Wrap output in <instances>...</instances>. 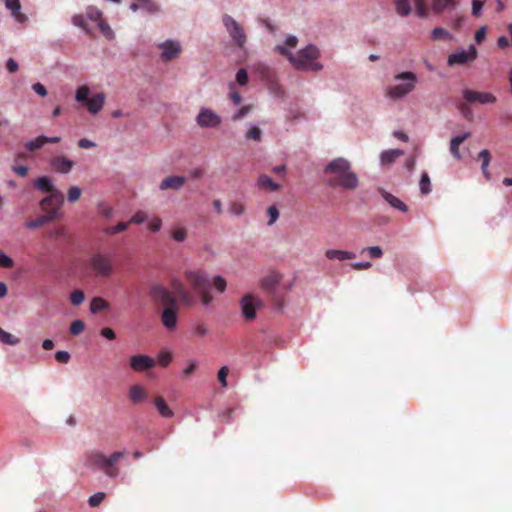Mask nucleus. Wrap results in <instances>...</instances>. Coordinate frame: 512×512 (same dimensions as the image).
<instances>
[{
  "label": "nucleus",
  "mask_w": 512,
  "mask_h": 512,
  "mask_svg": "<svg viewBox=\"0 0 512 512\" xmlns=\"http://www.w3.org/2000/svg\"><path fill=\"white\" fill-rule=\"evenodd\" d=\"M324 173L331 175L327 180V184L331 187L340 186L347 190H354L358 187V177L351 170V163L344 158L332 160L325 167Z\"/></svg>",
  "instance_id": "obj_1"
},
{
  "label": "nucleus",
  "mask_w": 512,
  "mask_h": 512,
  "mask_svg": "<svg viewBox=\"0 0 512 512\" xmlns=\"http://www.w3.org/2000/svg\"><path fill=\"white\" fill-rule=\"evenodd\" d=\"M274 50L280 55L286 57L291 65L298 70L320 71L323 65L316 60L320 56V51L315 45H308L293 54L287 47L277 45Z\"/></svg>",
  "instance_id": "obj_2"
},
{
  "label": "nucleus",
  "mask_w": 512,
  "mask_h": 512,
  "mask_svg": "<svg viewBox=\"0 0 512 512\" xmlns=\"http://www.w3.org/2000/svg\"><path fill=\"white\" fill-rule=\"evenodd\" d=\"M124 455V452L116 451L106 456L100 451L91 450L85 453L84 463L90 469L102 470L108 477L116 478L120 473L117 463Z\"/></svg>",
  "instance_id": "obj_3"
},
{
  "label": "nucleus",
  "mask_w": 512,
  "mask_h": 512,
  "mask_svg": "<svg viewBox=\"0 0 512 512\" xmlns=\"http://www.w3.org/2000/svg\"><path fill=\"white\" fill-rule=\"evenodd\" d=\"M185 278L191 284L194 291L199 294L203 305L207 306L213 301L210 283L202 271H186Z\"/></svg>",
  "instance_id": "obj_4"
},
{
  "label": "nucleus",
  "mask_w": 512,
  "mask_h": 512,
  "mask_svg": "<svg viewBox=\"0 0 512 512\" xmlns=\"http://www.w3.org/2000/svg\"><path fill=\"white\" fill-rule=\"evenodd\" d=\"M395 80H397V81L407 80L408 82L387 88L386 96L393 100L403 98L406 95H408L409 93H411L415 89V84L417 82V76L413 72L406 71V72L397 74L395 76Z\"/></svg>",
  "instance_id": "obj_5"
},
{
  "label": "nucleus",
  "mask_w": 512,
  "mask_h": 512,
  "mask_svg": "<svg viewBox=\"0 0 512 512\" xmlns=\"http://www.w3.org/2000/svg\"><path fill=\"white\" fill-rule=\"evenodd\" d=\"M89 265L94 275L97 277L109 278L114 272L113 259L108 253H94L90 257Z\"/></svg>",
  "instance_id": "obj_6"
},
{
  "label": "nucleus",
  "mask_w": 512,
  "mask_h": 512,
  "mask_svg": "<svg viewBox=\"0 0 512 512\" xmlns=\"http://www.w3.org/2000/svg\"><path fill=\"white\" fill-rule=\"evenodd\" d=\"M149 294L154 302L164 306V308L177 305L176 296L160 283L152 284Z\"/></svg>",
  "instance_id": "obj_7"
},
{
  "label": "nucleus",
  "mask_w": 512,
  "mask_h": 512,
  "mask_svg": "<svg viewBox=\"0 0 512 512\" xmlns=\"http://www.w3.org/2000/svg\"><path fill=\"white\" fill-rule=\"evenodd\" d=\"M64 203V195L60 190H55L53 193L48 194L44 197L39 205L41 209L49 214L51 211L55 210L57 214V220L62 217L61 207Z\"/></svg>",
  "instance_id": "obj_8"
},
{
  "label": "nucleus",
  "mask_w": 512,
  "mask_h": 512,
  "mask_svg": "<svg viewBox=\"0 0 512 512\" xmlns=\"http://www.w3.org/2000/svg\"><path fill=\"white\" fill-rule=\"evenodd\" d=\"M223 24L235 44L242 48L246 43V34L243 27L229 15L223 16Z\"/></svg>",
  "instance_id": "obj_9"
},
{
  "label": "nucleus",
  "mask_w": 512,
  "mask_h": 512,
  "mask_svg": "<svg viewBox=\"0 0 512 512\" xmlns=\"http://www.w3.org/2000/svg\"><path fill=\"white\" fill-rule=\"evenodd\" d=\"M261 306L262 301L252 294H247L243 296L242 299L240 300L242 314L248 321L255 319L256 310Z\"/></svg>",
  "instance_id": "obj_10"
},
{
  "label": "nucleus",
  "mask_w": 512,
  "mask_h": 512,
  "mask_svg": "<svg viewBox=\"0 0 512 512\" xmlns=\"http://www.w3.org/2000/svg\"><path fill=\"white\" fill-rule=\"evenodd\" d=\"M221 122V117L209 108H201L196 117V123L201 128H217Z\"/></svg>",
  "instance_id": "obj_11"
},
{
  "label": "nucleus",
  "mask_w": 512,
  "mask_h": 512,
  "mask_svg": "<svg viewBox=\"0 0 512 512\" xmlns=\"http://www.w3.org/2000/svg\"><path fill=\"white\" fill-rule=\"evenodd\" d=\"M478 52L475 46L471 45L467 51L460 50L455 53H452L448 56L447 63L449 66H453L456 64H466L468 62H472L477 58Z\"/></svg>",
  "instance_id": "obj_12"
},
{
  "label": "nucleus",
  "mask_w": 512,
  "mask_h": 512,
  "mask_svg": "<svg viewBox=\"0 0 512 512\" xmlns=\"http://www.w3.org/2000/svg\"><path fill=\"white\" fill-rule=\"evenodd\" d=\"M463 99L468 103L491 104L496 102V97L489 92H479L471 89H464Z\"/></svg>",
  "instance_id": "obj_13"
},
{
  "label": "nucleus",
  "mask_w": 512,
  "mask_h": 512,
  "mask_svg": "<svg viewBox=\"0 0 512 512\" xmlns=\"http://www.w3.org/2000/svg\"><path fill=\"white\" fill-rule=\"evenodd\" d=\"M155 364V359L147 355L139 354L130 358V367L135 372H143L152 369Z\"/></svg>",
  "instance_id": "obj_14"
},
{
  "label": "nucleus",
  "mask_w": 512,
  "mask_h": 512,
  "mask_svg": "<svg viewBox=\"0 0 512 512\" xmlns=\"http://www.w3.org/2000/svg\"><path fill=\"white\" fill-rule=\"evenodd\" d=\"M158 47L162 50L161 58L165 62L177 58L182 50L181 45L172 40L162 42Z\"/></svg>",
  "instance_id": "obj_15"
},
{
  "label": "nucleus",
  "mask_w": 512,
  "mask_h": 512,
  "mask_svg": "<svg viewBox=\"0 0 512 512\" xmlns=\"http://www.w3.org/2000/svg\"><path fill=\"white\" fill-rule=\"evenodd\" d=\"M170 287L172 289L171 292L176 296V299L178 298L187 306H191L194 303L192 296L185 289L183 283L179 279L172 278L170 281Z\"/></svg>",
  "instance_id": "obj_16"
},
{
  "label": "nucleus",
  "mask_w": 512,
  "mask_h": 512,
  "mask_svg": "<svg viewBox=\"0 0 512 512\" xmlns=\"http://www.w3.org/2000/svg\"><path fill=\"white\" fill-rule=\"evenodd\" d=\"M51 168L61 174L69 173L75 165V162L66 156H54L50 160Z\"/></svg>",
  "instance_id": "obj_17"
},
{
  "label": "nucleus",
  "mask_w": 512,
  "mask_h": 512,
  "mask_svg": "<svg viewBox=\"0 0 512 512\" xmlns=\"http://www.w3.org/2000/svg\"><path fill=\"white\" fill-rule=\"evenodd\" d=\"M177 319H178V307L171 306L166 307L163 309L161 314V322L169 330H172L177 325Z\"/></svg>",
  "instance_id": "obj_18"
},
{
  "label": "nucleus",
  "mask_w": 512,
  "mask_h": 512,
  "mask_svg": "<svg viewBox=\"0 0 512 512\" xmlns=\"http://www.w3.org/2000/svg\"><path fill=\"white\" fill-rule=\"evenodd\" d=\"M55 220H57V214H56V211L53 210L49 214H47L45 212V214L40 215L39 217H37L35 219L26 221L25 226L28 229H37V228L44 226L47 223L55 221Z\"/></svg>",
  "instance_id": "obj_19"
},
{
  "label": "nucleus",
  "mask_w": 512,
  "mask_h": 512,
  "mask_svg": "<svg viewBox=\"0 0 512 512\" xmlns=\"http://www.w3.org/2000/svg\"><path fill=\"white\" fill-rule=\"evenodd\" d=\"M186 182V178L184 176H169L162 180L159 188L161 190H179Z\"/></svg>",
  "instance_id": "obj_20"
},
{
  "label": "nucleus",
  "mask_w": 512,
  "mask_h": 512,
  "mask_svg": "<svg viewBox=\"0 0 512 512\" xmlns=\"http://www.w3.org/2000/svg\"><path fill=\"white\" fill-rule=\"evenodd\" d=\"M280 279L281 278L277 273L271 272L268 275H266L265 277H263V279L260 282V287L264 291L272 294L274 292L276 286L280 282Z\"/></svg>",
  "instance_id": "obj_21"
},
{
  "label": "nucleus",
  "mask_w": 512,
  "mask_h": 512,
  "mask_svg": "<svg viewBox=\"0 0 512 512\" xmlns=\"http://www.w3.org/2000/svg\"><path fill=\"white\" fill-rule=\"evenodd\" d=\"M104 102L105 94L97 93L93 95L91 98H89L85 105L87 106V109L91 114H97L102 109Z\"/></svg>",
  "instance_id": "obj_22"
},
{
  "label": "nucleus",
  "mask_w": 512,
  "mask_h": 512,
  "mask_svg": "<svg viewBox=\"0 0 512 512\" xmlns=\"http://www.w3.org/2000/svg\"><path fill=\"white\" fill-rule=\"evenodd\" d=\"M5 6L11 11L16 21L24 23L27 20V16L21 12L19 0H5Z\"/></svg>",
  "instance_id": "obj_23"
},
{
  "label": "nucleus",
  "mask_w": 512,
  "mask_h": 512,
  "mask_svg": "<svg viewBox=\"0 0 512 512\" xmlns=\"http://www.w3.org/2000/svg\"><path fill=\"white\" fill-rule=\"evenodd\" d=\"M325 256L329 260H339V261H345L354 259L356 255L353 252L346 251V250H339V249H328L325 252Z\"/></svg>",
  "instance_id": "obj_24"
},
{
  "label": "nucleus",
  "mask_w": 512,
  "mask_h": 512,
  "mask_svg": "<svg viewBox=\"0 0 512 512\" xmlns=\"http://www.w3.org/2000/svg\"><path fill=\"white\" fill-rule=\"evenodd\" d=\"M379 191H380V194L382 195V197L384 198V200L386 202H388L391 207H393L399 211H402V212H406L408 210L407 205L404 202H402L399 198H397L396 196L392 195L391 193H389L383 189H380Z\"/></svg>",
  "instance_id": "obj_25"
},
{
  "label": "nucleus",
  "mask_w": 512,
  "mask_h": 512,
  "mask_svg": "<svg viewBox=\"0 0 512 512\" xmlns=\"http://www.w3.org/2000/svg\"><path fill=\"white\" fill-rule=\"evenodd\" d=\"M257 186L260 189L266 190V191H277L281 188V185L274 182L271 177H269L266 174H261L257 179Z\"/></svg>",
  "instance_id": "obj_26"
},
{
  "label": "nucleus",
  "mask_w": 512,
  "mask_h": 512,
  "mask_svg": "<svg viewBox=\"0 0 512 512\" xmlns=\"http://www.w3.org/2000/svg\"><path fill=\"white\" fill-rule=\"evenodd\" d=\"M471 136V134L469 132H466L462 135H458L456 137H453L450 141V152L451 154L453 155L454 158L456 159H460L461 158V155H460V151H459V146L466 140L468 139L469 137Z\"/></svg>",
  "instance_id": "obj_27"
},
{
  "label": "nucleus",
  "mask_w": 512,
  "mask_h": 512,
  "mask_svg": "<svg viewBox=\"0 0 512 512\" xmlns=\"http://www.w3.org/2000/svg\"><path fill=\"white\" fill-rule=\"evenodd\" d=\"M34 186L41 192L48 193V194H51L55 190H58L53 185L52 180L47 176H42V177L37 178L34 181Z\"/></svg>",
  "instance_id": "obj_28"
},
{
  "label": "nucleus",
  "mask_w": 512,
  "mask_h": 512,
  "mask_svg": "<svg viewBox=\"0 0 512 512\" xmlns=\"http://www.w3.org/2000/svg\"><path fill=\"white\" fill-rule=\"evenodd\" d=\"M458 2L457 0H433L432 10L436 14L442 13L444 10L455 9Z\"/></svg>",
  "instance_id": "obj_29"
},
{
  "label": "nucleus",
  "mask_w": 512,
  "mask_h": 512,
  "mask_svg": "<svg viewBox=\"0 0 512 512\" xmlns=\"http://www.w3.org/2000/svg\"><path fill=\"white\" fill-rule=\"evenodd\" d=\"M129 397L134 404H138L147 398V392L141 385H133L129 390Z\"/></svg>",
  "instance_id": "obj_30"
},
{
  "label": "nucleus",
  "mask_w": 512,
  "mask_h": 512,
  "mask_svg": "<svg viewBox=\"0 0 512 512\" xmlns=\"http://www.w3.org/2000/svg\"><path fill=\"white\" fill-rule=\"evenodd\" d=\"M154 405L162 417L171 418L173 416V411L166 404L163 397H161V396L156 397L154 400Z\"/></svg>",
  "instance_id": "obj_31"
},
{
  "label": "nucleus",
  "mask_w": 512,
  "mask_h": 512,
  "mask_svg": "<svg viewBox=\"0 0 512 512\" xmlns=\"http://www.w3.org/2000/svg\"><path fill=\"white\" fill-rule=\"evenodd\" d=\"M46 144V136L41 135L35 139L29 140L25 143L24 147L29 152H35L41 149Z\"/></svg>",
  "instance_id": "obj_32"
},
{
  "label": "nucleus",
  "mask_w": 512,
  "mask_h": 512,
  "mask_svg": "<svg viewBox=\"0 0 512 512\" xmlns=\"http://www.w3.org/2000/svg\"><path fill=\"white\" fill-rule=\"evenodd\" d=\"M478 158L482 160L481 169H482L484 176L487 179H490V173L488 171V166H489V163L491 160L490 152L487 149H484L479 152Z\"/></svg>",
  "instance_id": "obj_33"
},
{
  "label": "nucleus",
  "mask_w": 512,
  "mask_h": 512,
  "mask_svg": "<svg viewBox=\"0 0 512 512\" xmlns=\"http://www.w3.org/2000/svg\"><path fill=\"white\" fill-rule=\"evenodd\" d=\"M403 153L404 152L400 149L384 151L381 154V161L383 164H391L396 160V158L403 155Z\"/></svg>",
  "instance_id": "obj_34"
},
{
  "label": "nucleus",
  "mask_w": 512,
  "mask_h": 512,
  "mask_svg": "<svg viewBox=\"0 0 512 512\" xmlns=\"http://www.w3.org/2000/svg\"><path fill=\"white\" fill-rule=\"evenodd\" d=\"M109 307V303L101 297H94L90 303V310L92 313H98Z\"/></svg>",
  "instance_id": "obj_35"
},
{
  "label": "nucleus",
  "mask_w": 512,
  "mask_h": 512,
  "mask_svg": "<svg viewBox=\"0 0 512 512\" xmlns=\"http://www.w3.org/2000/svg\"><path fill=\"white\" fill-rule=\"evenodd\" d=\"M431 38L433 40H448V41H452L453 40V36L444 28H441V27H436L432 30L431 32Z\"/></svg>",
  "instance_id": "obj_36"
},
{
  "label": "nucleus",
  "mask_w": 512,
  "mask_h": 512,
  "mask_svg": "<svg viewBox=\"0 0 512 512\" xmlns=\"http://www.w3.org/2000/svg\"><path fill=\"white\" fill-rule=\"evenodd\" d=\"M396 11L401 16H407L411 12L410 0H394Z\"/></svg>",
  "instance_id": "obj_37"
},
{
  "label": "nucleus",
  "mask_w": 512,
  "mask_h": 512,
  "mask_svg": "<svg viewBox=\"0 0 512 512\" xmlns=\"http://www.w3.org/2000/svg\"><path fill=\"white\" fill-rule=\"evenodd\" d=\"M0 342L13 346L19 344L20 339L0 327Z\"/></svg>",
  "instance_id": "obj_38"
},
{
  "label": "nucleus",
  "mask_w": 512,
  "mask_h": 512,
  "mask_svg": "<svg viewBox=\"0 0 512 512\" xmlns=\"http://www.w3.org/2000/svg\"><path fill=\"white\" fill-rule=\"evenodd\" d=\"M139 3H132L130 8L136 11L139 7L145 8L149 12H155L158 10L157 6L151 0H137Z\"/></svg>",
  "instance_id": "obj_39"
},
{
  "label": "nucleus",
  "mask_w": 512,
  "mask_h": 512,
  "mask_svg": "<svg viewBox=\"0 0 512 512\" xmlns=\"http://www.w3.org/2000/svg\"><path fill=\"white\" fill-rule=\"evenodd\" d=\"M90 90L87 86H80L76 90L75 99L77 102L86 104L89 100Z\"/></svg>",
  "instance_id": "obj_40"
},
{
  "label": "nucleus",
  "mask_w": 512,
  "mask_h": 512,
  "mask_svg": "<svg viewBox=\"0 0 512 512\" xmlns=\"http://www.w3.org/2000/svg\"><path fill=\"white\" fill-rule=\"evenodd\" d=\"M419 186H420V191L422 194L426 195L431 192V182H430L429 175L426 172H424L421 175Z\"/></svg>",
  "instance_id": "obj_41"
},
{
  "label": "nucleus",
  "mask_w": 512,
  "mask_h": 512,
  "mask_svg": "<svg viewBox=\"0 0 512 512\" xmlns=\"http://www.w3.org/2000/svg\"><path fill=\"white\" fill-rule=\"evenodd\" d=\"M128 226H129L128 222H120L119 224H117L115 226H109V227L104 228L103 232L106 234H109V235H114V234H117L119 232L126 230L128 228Z\"/></svg>",
  "instance_id": "obj_42"
},
{
  "label": "nucleus",
  "mask_w": 512,
  "mask_h": 512,
  "mask_svg": "<svg viewBox=\"0 0 512 512\" xmlns=\"http://www.w3.org/2000/svg\"><path fill=\"white\" fill-rule=\"evenodd\" d=\"M171 237L177 242H183L187 238V230L184 227H179L171 232Z\"/></svg>",
  "instance_id": "obj_43"
},
{
  "label": "nucleus",
  "mask_w": 512,
  "mask_h": 512,
  "mask_svg": "<svg viewBox=\"0 0 512 512\" xmlns=\"http://www.w3.org/2000/svg\"><path fill=\"white\" fill-rule=\"evenodd\" d=\"M416 13L419 17H426L428 10L424 0H413Z\"/></svg>",
  "instance_id": "obj_44"
},
{
  "label": "nucleus",
  "mask_w": 512,
  "mask_h": 512,
  "mask_svg": "<svg viewBox=\"0 0 512 512\" xmlns=\"http://www.w3.org/2000/svg\"><path fill=\"white\" fill-rule=\"evenodd\" d=\"M361 253H367L371 258H380L383 255V251L379 246H371L362 249Z\"/></svg>",
  "instance_id": "obj_45"
},
{
  "label": "nucleus",
  "mask_w": 512,
  "mask_h": 512,
  "mask_svg": "<svg viewBox=\"0 0 512 512\" xmlns=\"http://www.w3.org/2000/svg\"><path fill=\"white\" fill-rule=\"evenodd\" d=\"M213 286L217 292L223 293L226 290L227 282L222 276H215L213 278Z\"/></svg>",
  "instance_id": "obj_46"
},
{
  "label": "nucleus",
  "mask_w": 512,
  "mask_h": 512,
  "mask_svg": "<svg viewBox=\"0 0 512 512\" xmlns=\"http://www.w3.org/2000/svg\"><path fill=\"white\" fill-rule=\"evenodd\" d=\"M86 14H87V17L92 20V21H97L99 22L102 17V12L101 10H99L98 8L96 7H93V6H90L87 8V11H86Z\"/></svg>",
  "instance_id": "obj_47"
},
{
  "label": "nucleus",
  "mask_w": 512,
  "mask_h": 512,
  "mask_svg": "<svg viewBox=\"0 0 512 512\" xmlns=\"http://www.w3.org/2000/svg\"><path fill=\"white\" fill-rule=\"evenodd\" d=\"M85 324L82 320H75L70 325V333L72 335H79L84 331Z\"/></svg>",
  "instance_id": "obj_48"
},
{
  "label": "nucleus",
  "mask_w": 512,
  "mask_h": 512,
  "mask_svg": "<svg viewBox=\"0 0 512 512\" xmlns=\"http://www.w3.org/2000/svg\"><path fill=\"white\" fill-rule=\"evenodd\" d=\"M81 196V189L77 186H72L68 189L67 199L69 202H76Z\"/></svg>",
  "instance_id": "obj_49"
},
{
  "label": "nucleus",
  "mask_w": 512,
  "mask_h": 512,
  "mask_svg": "<svg viewBox=\"0 0 512 512\" xmlns=\"http://www.w3.org/2000/svg\"><path fill=\"white\" fill-rule=\"evenodd\" d=\"M84 299L85 295L81 290H74L70 295L71 303L75 306H78L81 303H83Z\"/></svg>",
  "instance_id": "obj_50"
},
{
  "label": "nucleus",
  "mask_w": 512,
  "mask_h": 512,
  "mask_svg": "<svg viewBox=\"0 0 512 512\" xmlns=\"http://www.w3.org/2000/svg\"><path fill=\"white\" fill-rule=\"evenodd\" d=\"M105 497L106 494L104 492H97L89 497L88 503L91 507H97Z\"/></svg>",
  "instance_id": "obj_51"
},
{
  "label": "nucleus",
  "mask_w": 512,
  "mask_h": 512,
  "mask_svg": "<svg viewBox=\"0 0 512 512\" xmlns=\"http://www.w3.org/2000/svg\"><path fill=\"white\" fill-rule=\"evenodd\" d=\"M229 89H230L229 98L231 99V101L235 105L240 104L242 101V97H241L240 93L235 90V84L233 82H231L229 84Z\"/></svg>",
  "instance_id": "obj_52"
},
{
  "label": "nucleus",
  "mask_w": 512,
  "mask_h": 512,
  "mask_svg": "<svg viewBox=\"0 0 512 512\" xmlns=\"http://www.w3.org/2000/svg\"><path fill=\"white\" fill-rule=\"evenodd\" d=\"M236 82L241 85L245 86L248 83V73L246 69L241 68L236 73Z\"/></svg>",
  "instance_id": "obj_53"
},
{
  "label": "nucleus",
  "mask_w": 512,
  "mask_h": 512,
  "mask_svg": "<svg viewBox=\"0 0 512 512\" xmlns=\"http://www.w3.org/2000/svg\"><path fill=\"white\" fill-rule=\"evenodd\" d=\"M98 27L106 38H108V39L113 38L114 33H113L112 29L110 28V26L108 25V23H106L103 20H100L98 22Z\"/></svg>",
  "instance_id": "obj_54"
},
{
  "label": "nucleus",
  "mask_w": 512,
  "mask_h": 512,
  "mask_svg": "<svg viewBox=\"0 0 512 512\" xmlns=\"http://www.w3.org/2000/svg\"><path fill=\"white\" fill-rule=\"evenodd\" d=\"M148 216H147V213L144 212V211H137L130 219V221L128 222L129 224L130 223H134V224H142L143 222H145L147 220Z\"/></svg>",
  "instance_id": "obj_55"
},
{
  "label": "nucleus",
  "mask_w": 512,
  "mask_h": 512,
  "mask_svg": "<svg viewBox=\"0 0 512 512\" xmlns=\"http://www.w3.org/2000/svg\"><path fill=\"white\" fill-rule=\"evenodd\" d=\"M261 130L256 127V126H253L251 127L247 133H246V138L247 139H251V140H255V141H260L261 140Z\"/></svg>",
  "instance_id": "obj_56"
},
{
  "label": "nucleus",
  "mask_w": 512,
  "mask_h": 512,
  "mask_svg": "<svg viewBox=\"0 0 512 512\" xmlns=\"http://www.w3.org/2000/svg\"><path fill=\"white\" fill-rule=\"evenodd\" d=\"M267 215L269 216L268 225L274 224L279 218V211L276 206L272 205L267 209Z\"/></svg>",
  "instance_id": "obj_57"
},
{
  "label": "nucleus",
  "mask_w": 512,
  "mask_h": 512,
  "mask_svg": "<svg viewBox=\"0 0 512 512\" xmlns=\"http://www.w3.org/2000/svg\"><path fill=\"white\" fill-rule=\"evenodd\" d=\"M229 373V369L227 366H223L219 369L217 377L219 382L221 383L222 387L227 386V375Z\"/></svg>",
  "instance_id": "obj_58"
},
{
  "label": "nucleus",
  "mask_w": 512,
  "mask_h": 512,
  "mask_svg": "<svg viewBox=\"0 0 512 512\" xmlns=\"http://www.w3.org/2000/svg\"><path fill=\"white\" fill-rule=\"evenodd\" d=\"M13 265V259L0 251V267L12 268Z\"/></svg>",
  "instance_id": "obj_59"
},
{
  "label": "nucleus",
  "mask_w": 512,
  "mask_h": 512,
  "mask_svg": "<svg viewBox=\"0 0 512 512\" xmlns=\"http://www.w3.org/2000/svg\"><path fill=\"white\" fill-rule=\"evenodd\" d=\"M172 360V355L169 352H161L158 355V361L163 367H167Z\"/></svg>",
  "instance_id": "obj_60"
},
{
  "label": "nucleus",
  "mask_w": 512,
  "mask_h": 512,
  "mask_svg": "<svg viewBox=\"0 0 512 512\" xmlns=\"http://www.w3.org/2000/svg\"><path fill=\"white\" fill-rule=\"evenodd\" d=\"M230 212L236 216H240L244 213V206L243 204L239 203V202H233L231 203L230 205V208H229Z\"/></svg>",
  "instance_id": "obj_61"
},
{
  "label": "nucleus",
  "mask_w": 512,
  "mask_h": 512,
  "mask_svg": "<svg viewBox=\"0 0 512 512\" xmlns=\"http://www.w3.org/2000/svg\"><path fill=\"white\" fill-rule=\"evenodd\" d=\"M484 0H473L472 1V14L476 17L480 16Z\"/></svg>",
  "instance_id": "obj_62"
},
{
  "label": "nucleus",
  "mask_w": 512,
  "mask_h": 512,
  "mask_svg": "<svg viewBox=\"0 0 512 512\" xmlns=\"http://www.w3.org/2000/svg\"><path fill=\"white\" fill-rule=\"evenodd\" d=\"M55 359L59 363L65 364L70 360V354L67 351H57L55 354Z\"/></svg>",
  "instance_id": "obj_63"
},
{
  "label": "nucleus",
  "mask_w": 512,
  "mask_h": 512,
  "mask_svg": "<svg viewBox=\"0 0 512 512\" xmlns=\"http://www.w3.org/2000/svg\"><path fill=\"white\" fill-rule=\"evenodd\" d=\"M251 110V107L246 105L241 107L233 116V120H240L245 117Z\"/></svg>",
  "instance_id": "obj_64"
}]
</instances>
